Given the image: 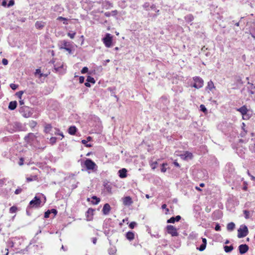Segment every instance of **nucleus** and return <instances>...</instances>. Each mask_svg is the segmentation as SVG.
<instances>
[{
	"label": "nucleus",
	"mask_w": 255,
	"mask_h": 255,
	"mask_svg": "<svg viewBox=\"0 0 255 255\" xmlns=\"http://www.w3.org/2000/svg\"><path fill=\"white\" fill-rule=\"evenodd\" d=\"M237 111L240 112L243 116V119L244 120L248 119L249 117H248L247 114L248 112V110L246 106H243L241 107L240 108L238 109Z\"/></svg>",
	"instance_id": "8"
},
{
	"label": "nucleus",
	"mask_w": 255,
	"mask_h": 255,
	"mask_svg": "<svg viewBox=\"0 0 255 255\" xmlns=\"http://www.w3.org/2000/svg\"><path fill=\"white\" fill-rule=\"evenodd\" d=\"M77 131V128L75 126H71L68 128V133L71 135H75Z\"/></svg>",
	"instance_id": "21"
},
{
	"label": "nucleus",
	"mask_w": 255,
	"mask_h": 255,
	"mask_svg": "<svg viewBox=\"0 0 255 255\" xmlns=\"http://www.w3.org/2000/svg\"><path fill=\"white\" fill-rule=\"evenodd\" d=\"M14 4V1L13 0H10L7 4V6L10 7L13 5Z\"/></svg>",
	"instance_id": "42"
},
{
	"label": "nucleus",
	"mask_w": 255,
	"mask_h": 255,
	"mask_svg": "<svg viewBox=\"0 0 255 255\" xmlns=\"http://www.w3.org/2000/svg\"><path fill=\"white\" fill-rule=\"evenodd\" d=\"M10 87L12 90H15L17 88L18 85L14 84H11Z\"/></svg>",
	"instance_id": "41"
},
{
	"label": "nucleus",
	"mask_w": 255,
	"mask_h": 255,
	"mask_svg": "<svg viewBox=\"0 0 255 255\" xmlns=\"http://www.w3.org/2000/svg\"><path fill=\"white\" fill-rule=\"evenodd\" d=\"M19 103L20 105H23L24 103L23 100H22L21 99V100H19Z\"/></svg>",
	"instance_id": "60"
},
{
	"label": "nucleus",
	"mask_w": 255,
	"mask_h": 255,
	"mask_svg": "<svg viewBox=\"0 0 255 255\" xmlns=\"http://www.w3.org/2000/svg\"><path fill=\"white\" fill-rule=\"evenodd\" d=\"M87 81L89 83H93V84H94L95 83V80L94 78L90 76H88L87 77Z\"/></svg>",
	"instance_id": "29"
},
{
	"label": "nucleus",
	"mask_w": 255,
	"mask_h": 255,
	"mask_svg": "<svg viewBox=\"0 0 255 255\" xmlns=\"http://www.w3.org/2000/svg\"><path fill=\"white\" fill-rule=\"evenodd\" d=\"M76 33V32H73L72 33L68 32L67 33V35L71 38V39H74Z\"/></svg>",
	"instance_id": "33"
},
{
	"label": "nucleus",
	"mask_w": 255,
	"mask_h": 255,
	"mask_svg": "<svg viewBox=\"0 0 255 255\" xmlns=\"http://www.w3.org/2000/svg\"><path fill=\"white\" fill-rule=\"evenodd\" d=\"M41 201L39 197L35 196L33 200H32L29 204L28 207L30 208H38L40 206Z\"/></svg>",
	"instance_id": "6"
},
{
	"label": "nucleus",
	"mask_w": 255,
	"mask_h": 255,
	"mask_svg": "<svg viewBox=\"0 0 255 255\" xmlns=\"http://www.w3.org/2000/svg\"><path fill=\"white\" fill-rule=\"evenodd\" d=\"M51 128H52L51 125L50 124H47L45 127L44 131L46 133H48L50 131V130L51 129Z\"/></svg>",
	"instance_id": "28"
},
{
	"label": "nucleus",
	"mask_w": 255,
	"mask_h": 255,
	"mask_svg": "<svg viewBox=\"0 0 255 255\" xmlns=\"http://www.w3.org/2000/svg\"><path fill=\"white\" fill-rule=\"evenodd\" d=\"M84 79H85L84 77L80 76L79 77V82L80 83H83L84 82Z\"/></svg>",
	"instance_id": "52"
},
{
	"label": "nucleus",
	"mask_w": 255,
	"mask_h": 255,
	"mask_svg": "<svg viewBox=\"0 0 255 255\" xmlns=\"http://www.w3.org/2000/svg\"><path fill=\"white\" fill-rule=\"evenodd\" d=\"M5 254L4 255H8V250L7 248H5Z\"/></svg>",
	"instance_id": "64"
},
{
	"label": "nucleus",
	"mask_w": 255,
	"mask_h": 255,
	"mask_svg": "<svg viewBox=\"0 0 255 255\" xmlns=\"http://www.w3.org/2000/svg\"><path fill=\"white\" fill-rule=\"evenodd\" d=\"M36 137L37 136L34 133L30 132L25 136L24 139L27 142H31L34 141Z\"/></svg>",
	"instance_id": "9"
},
{
	"label": "nucleus",
	"mask_w": 255,
	"mask_h": 255,
	"mask_svg": "<svg viewBox=\"0 0 255 255\" xmlns=\"http://www.w3.org/2000/svg\"><path fill=\"white\" fill-rule=\"evenodd\" d=\"M149 5V3H148V2H145V3L143 4V7L144 8H146L147 7H148Z\"/></svg>",
	"instance_id": "57"
},
{
	"label": "nucleus",
	"mask_w": 255,
	"mask_h": 255,
	"mask_svg": "<svg viewBox=\"0 0 255 255\" xmlns=\"http://www.w3.org/2000/svg\"><path fill=\"white\" fill-rule=\"evenodd\" d=\"M57 20H68L67 18L65 17H63L62 16H59L57 18Z\"/></svg>",
	"instance_id": "53"
},
{
	"label": "nucleus",
	"mask_w": 255,
	"mask_h": 255,
	"mask_svg": "<svg viewBox=\"0 0 255 255\" xmlns=\"http://www.w3.org/2000/svg\"><path fill=\"white\" fill-rule=\"evenodd\" d=\"M119 173L121 178H126L127 176V170L126 168H122L119 171Z\"/></svg>",
	"instance_id": "17"
},
{
	"label": "nucleus",
	"mask_w": 255,
	"mask_h": 255,
	"mask_svg": "<svg viewBox=\"0 0 255 255\" xmlns=\"http://www.w3.org/2000/svg\"><path fill=\"white\" fill-rule=\"evenodd\" d=\"M82 167H85L87 170L95 171L97 170V165L91 159L87 158L83 163L81 164Z\"/></svg>",
	"instance_id": "1"
},
{
	"label": "nucleus",
	"mask_w": 255,
	"mask_h": 255,
	"mask_svg": "<svg viewBox=\"0 0 255 255\" xmlns=\"http://www.w3.org/2000/svg\"><path fill=\"white\" fill-rule=\"evenodd\" d=\"M41 72V70L40 69H37L35 71V74H39L40 75Z\"/></svg>",
	"instance_id": "56"
},
{
	"label": "nucleus",
	"mask_w": 255,
	"mask_h": 255,
	"mask_svg": "<svg viewBox=\"0 0 255 255\" xmlns=\"http://www.w3.org/2000/svg\"><path fill=\"white\" fill-rule=\"evenodd\" d=\"M244 214L245 215V218L246 219H248L250 218V212L248 210H244Z\"/></svg>",
	"instance_id": "31"
},
{
	"label": "nucleus",
	"mask_w": 255,
	"mask_h": 255,
	"mask_svg": "<svg viewBox=\"0 0 255 255\" xmlns=\"http://www.w3.org/2000/svg\"><path fill=\"white\" fill-rule=\"evenodd\" d=\"M47 74H44L43 73H40V76H39V78H41L42 77H47Z\"/></svg>",
	"instance_id": "59"
},
{
	"label": "nucleus",
	"mask_w": 255,
	"mask_h": 255,
	"mask_svg": "<svg viewBox=\"0 0 255 255\" xmlns=\"http://www.w3.org/2000/svg\"><path fill=\"white\" fill-rule=\"evenodd\" d=\"M123 204L125 206L131 205L133 202L130 196H126L122 199Z\"/></svg>",
	"instance_id": "12"
},
{
	"label": "nucleus",
	"mask_w": 255,
	"mask_h": 255,
	"mask_svg": "<svg viewBox=\"0 0 255 255\" xmlns=\"http://www.w3.org/2000/svg\"><path fill=\"white\" fill-rule=\"evenodd\" d=\"M126 237L128 241H132L134 239V234L132 232L129 231L127 233Z\"/></svg>",
	"instance_id": "18"
},
{
	"label": "nucleus",
	"mask_w": 255,
	"mask_h": 255,
	"mask_svg": "<svg viewBox=\"0 0 255 255\" xmlns=\"http://www.w3.org/2000/svg\"><path fill=\"white\" fill-rule=\"evenodd\" d=\"M111 208L108 203H106L104 205L102 209L103 213L105 215H108L111 211Z\"/></svg>",
	"instance_id": "13"
},
{
	"label": "nucleus",
	"mask_w": 255,
	"mask_h": 255,
	"mask_svg": "<svg viewBox=\"0 0 255 255\" xmlns=\"http://www.w3.org/2000/svg\"><path fill=\"white\" fill-rule=\"evenodd\" d=\"M206 89H209L210 91H212L213 89H215V86L212 80H210L208 82Z\"/></svg>",
	"instance_id": "22"
},
{
	"label": "nucleus",
	"mask_w": 255,
	"mask_h": 255,
	"mask_svg": "<svg viewBox=\"0 0 255 255\" xmlns=\"http://www.w3.org/2000/svg\"><path fill=\"white\" fill-rule=\"evenodd\" d=\"M17 106V102L15 101H11L8 105V109L10 110H14Z\"/></svg>",
	"instance_id": "20"
},
{
	"label": "nucleus",
	"mask_w": 255,
	"mask_h": 255,
	"mask_svg": "<svg viewBox=\"0 0 255 255\" xmlns=\"http://www.w3.org/2000/svg\"><path fill=\"white\" fill-rule=\"evenodd\" d=\"M181 216H176L175 217H172L167 221V223H174L175 222H178L181 220Z\"/></svg>",
	"instance_id": "15"
},
{
	"label": "nucleus",
	"mask_w": 255,
	"mask_h": 255,
	"mask_svg": "<svg viewBox=\"0 0 255 255\" xmlns=\"http://www.w3.org/2000/svg\"><path fill=\"white\" fill-rule=\"evenodd\" d=\"M167 165V163H163L162 165V168L161 169V171L162 172H165L166 171V168L165 167Z\"/></svg>",
	"instance_id": "36"
},
{
	"label": "nucleus",
	"mask_w": 255,
	"mask_h": 255,
	"mask_svg": "<svg viewBox=\"0 0 255 255\" xmlns=\"http://www.w3.org/2000/svg\"><path fill=\"white\" fill-rule=\"evenodd\" d=\"M22 192V189L21 188L17 189L15 190L14 193L15 194H19Z\"/></svg>",
	"instance_id": "49"
},
{
	"label": "nucleus",
	"mask_w": 255,
	"mask_h": 255,
	"mask_svg": "<svg viewBox=\"0 0 255 255\" xmlns=\"http://www.w3.org/2000/svg\"><path fill=\"white\" fill-rule=\"evenodd\" d=\"M234 249L233 246H226L224 247V250L226 253L231 252Z\"/></svg>",
	"instance_id": "26"
},
{
	"label": "nucleus",
	"mask_w": 255,
	"mask_h": 255,
	"mask_svg": "<svg viewBox=\"0 0 255 255\" xmlns=\"http://www.w3.org/2000/svg\"><path fill=\"white\" fill-rule=\"evenodd\" d=\"M56 137H51L50 138V143L51 144V145H53L56 141Z\"/></svg>",
	"instance_id": "35"
},
{
	"label": "nucleus",
	"mask_w": 255,
	"mask_h": 255,
	"mask_svg": "<svg viewBox=\"0 0 255 255\" xmlns=\"http://www.w3.org/2000/svg\"><path fill=\"white\" fill-rule=\"evenodd\" d=\"M23 162H24V159L22 157H21L20 159H19V161L18 162V164L20 165V166H21L23 164Z\"/></svg>",
	"instance_id": "47"
},
{
	"label": "nucleus",
	"mask_w": 255,
	"mask_h": 255,
	"mask_svg": "<svg viewBox=\"0 0 255 255\" xmlns=\"http://www.w3.org/2000/svg\"><path fill=\"white\" fill-rule=\"evenodd\" d=\"M45 22L42 21H37L35 23V26L37 29H42L45 26Z\"/></svg>",
	"instance_id": "16"
},
{
	"label": "nucleus",
	"mask_w": 255,
	"mask_h": 255,
	"mask_svg": "<svg viewBox=\"0 0 255 255\" xmlns=\"http://www.w3.org/2000/svg\"><path fill=\"white\" fill-rule=\"evenodd\" d=\"M92 199L93 200L91 201V203L93 205H97L100 202V199L98 198L97 196H93L92 197Z\"/></svg>",
	"instance_id": "23"
},
{
	"label": "nucleus",
	"mask_w": 255,
	"mask_h": 255,
	"mask_svg": "<svg viewBox=\"0 0 255 255\" xmlns=\"http://www.w3.org/2000/svg\"><path fill=\"white\" fill-rule=\"evenodd\" d=\"M38 180V177L37 175L33 176L32 177H29L26 178V181L28 182L32 181H36Z\"/></svg>",
	"instance_id": "25"
},
{
	"label": "nucleus",
	"mask_w": 255,
	"mask_h": 255,
	"mask_svg": "<svg viewBox=\"0 0 255 255\" xmlns=\"http://www.w3.org/2000/svg\"><path fill=\"white\" fill-rule=\"evenodd\" d=\"M2 63L4 65H6L8 64V61L6 59L3 58L2 60Z\"/></svg>",
	"instance_id": "48"
},
{
	"label": "nucleus",
	"mask_w": 255,
	"mask_h": 255,
	"mask_svg": "<svg viewBox=\"0 0 255 255\" xmlns=\"http://www.w3.org/2000/svg\"><path fill=\"white\" fill-rule=\"evenodd\" d=\"M193 80L194 82L192 87L196 89H200L204 86V80L198 76H195L193 78Z\"/></svg>",
	"instance_id": "2"
},
{
	"label": "nucleus",
	"mask_w": 255,
	"mask_h": 255,
	"mask_svg": "<svg viewBox=\"0 0 255 255\" xmlns=\"http://www.w3.org/2000/svg\"><path fill=\"white\" fill-rule=\"evenodd\" d=\"M161 208L163 209L166 210V213H167V212H169V209L168 208H167V205L165 204H163L161 206Z\"/></svg>",
	"instance_id": "44"
},
{
	"label": "nucleus",
	"mask_w": 255,
	"mask_h": 255,
	"mask_svg": "<svg viewBox=\"0 0 255 255\" xmlns=\"http://www.w3.org/2000/svg\"><path fill=\"white\" fill-rule=\"evenodd\" d=\"M202 240L203 243L200 246V247L199 248H198V249L200 251H203L206 249V245H207V240H206V239L205 238H202Z\"/></svg>",
	"instance_id": "19"
},
{
	"label": "nucleus",
	"mask_w": 255,
	"mask_h": 255,
	"mask_svg": "<svg viewBox=\"0 0 255 255\" xmlns=\"http://www.w3.org/2000/svg\"><path fill=\"white\" fill-rule=\"evenodd\" d=\"M118 13V12L117 10H114L111 12V15L113 16H116V15H117Z\"/></svg>",
	"instance_id": "51"
},
{
	"label": "nucleus",
	"mask_w": 255,
	"mask_h": 255,
	"mask_svg": "<svg viewBox=\"0 0 255 255\" xmlns=\"http://www.w3.org/2000/svg\"><path fill=\"white\" fill-rule=\"evenodd\" d=\"M215 230L217 231H220L221 230V227L219 224H217L215 228Z\"/></svg>",
	"instance_id": "46"
},
{
	"label": "nucleus",
	"mask_w": 255,
	"mask_h": 255,
	"mask_svg": "<svg viewBox=\"0 0 255 255\" xmlns=\"http://www.w3.org/2000/svg\"><path fill=\"white\" fill-rule=\"evenodd\" d=\"M180 156L182 159L185 160L188 159H192L193 157L192 153L188 151H185L184 154H181Z\"/></svg>",
	"instance_id": "10"
},
{
	"label": "nucleus",
	"mask_w": 255,
	"mask_h": 255,
	"mask_svg": "<svg viewBox=\"0 0 255 255\" xmlns=\"http://www.w3.org/2000/svg\"><path fill=\"white\" fill-rule=\"evenodd\" d=\"M157 162L156 161L153 162L150 164V166L152 169H155Z\"/></svg>",
	"instance_id": "37"
},
{
	"label": "nucleus",
	"mask_w": 255,
	"mask_h": 255,
	"mask_svg": "<svg viewBox=\"0 0 255 255\" xmlns=\"http://www.w3.org/2000/svg\"><path fill=\"white\" fill-rule=\"evenodd\" d=\"M249 231L248 227L246 225H243L238 230V237L242 238L248 235Z\"/></svg>",
	"instance_id": "3"
},
{
	"label": "nucleus",
	"mask_w": 255,
	"mask_h": 255,
	"mask_svg": "<svg viewBox=\"0 0 255 255\" xmlns=\"http://www.w3.org/2000/svg\"><path fill=\"white\" fill-rule=\"evenodd\" d=\"M85 86L87 87H90L91 86L90 85V84L89 83V82H86L85 83Z\"/></svg>",
	"instance_id": "61"
},
{
	"label": "nucleus",
	"mask_w": 255,
	"mask_h": 255,
	"mask_svg": "<svg viewBox=\"0 0 255 255\" xmlns=\"http://www.w3.org/2000/svg\"><path fill=\"white\" fill-rule=\"evenodd\" d=\"M249 249V246L246 244H242L239 247V250L241 254H245L248 251Z\"/></svg>",
	"instance_id": "11"
},
{
	"label": "nucleus",
	"mask_w": 255,
	"mask_h": 255,
	"mask_svg": "<svg viewBox=\"0 0 255 255\" xmlns=\"http://www.w3.org/2000/svg\"><path fill=\"white\" fill-rule=\"evenodd\" d=\"M166 229L167 233L172 237H177L179 235L176 228L172 225H167Z\"/></svg>",
	"instance_id": "4"
},
{
	"label": "nucleus",
	"mask_w": 255,
	"mask_h": 255,
	"mask_svg": "<svg viewBox=\"0 0 255 255\" xmlns=\"http://www.w3.org/2000/svg\"><path fill=\"white\" fill-rule=\"evenodd\" d=\"M87 142L88 141L86 140H85V139H83L81 141L82 143L84 144V145H86V144H87Z\"/></svg>",
	"instance_id": "58"
},
{
	"label": "nucleus",
	"mask_w": 255,
	"mask_h": 255,
	"mask_svg": "<svg viewBox=\"0 0 255 255\" xmlns=\"http://www.w3.org/2000/svg\"><path fill=\"white\" fill-rule=\"evenodd\" d=\"M95 210L92 208H89L87 211V220L91 221L93 219V216Z\"/></svg>",
	"instance_id": "14"
},
{
	"label": "nucleus",
	"mask_w": 255,
	"mask_h": 255,
	"mask_svg": "<svg viewBox=\"0 0 255 255\" xmlns=\"http://www.w3.org/2000/svg\"><path fill=\"white\" fill-rule=\"evenodd\" d=\"M235 224L233 222H230L228 224L227 229L229 231H232L234 230Z\"/></svg>",
	"instance_id": "24"
},
{
	"label": "nucleus",
	"mask_w": 255,
	"mask_h": 255,
	"mask_svg": "<svg viewBox=\"0 0 255 255\" xmlns=\"http://www.w3.org/2000/svg\"><path fill=\"white\" fill-rule=\"evenodd\" d=\"M23 94V92L22 91H20L17 92L15 95L18 98V99L19 100H21Z\"/></svg>",
	"instance_id": "32"
},
{
	"label": "nucleus",
	"mask_w": 255,
	"mask_h": 255,
	"mask_svg": "<svg viewBox=\"0 0 255 255\" xmlns=\"http://www.w3.org/2000/svg\"><path fill=\"white\" fill-rule=\"evenodd\" d=\"M136 225V223L135 222H131L129 225V227L132 229L134 228L135 226Z\"/></svg>",
	"instance_id": "38"
},
{
	"label": "nucleus",
	"mask_w": 255,
	"mask_h": 255,
	"mask_svg": "<svg viewBox=\"0 0 255 255\" xmlns=\"http://www.w3.org/2000/svg\"><path fill=\"white\" fill-rule=\"evenodd\" d=\"M92 139V137H91V136H88V137H87V140H87V141H90Z\"/></svg>",
	"instance_id": "62"
},
{
	"label": "nucleus",
	"mask_w": 255,
	"mask_h": 255,
	"mask_svg": "<svg viewBox=\"0 0 255 255\" xmlns=\"http://www.w3.org/2000/svg\"><path fill=\"white\" fill-rule=\"evenodd\" d=\"M104 15L106 17H110V16H111L112 15H111V12H105Z\"/></svg>",
	"instance_id": "54"
},
{
	"label": "nucleus",
	"mask_w": 255,
	"mask_h": 255,
	"mask_svg": "<svg viewBox=\"0 0 255 255\" xmlns=\"http://www.w3.org/2000/svg\"><path fill=\"white\" fill-rule=\"evenodd\" d=\"M2 5L5 6L6 5V1L5 0H3L2 2Z\"/></svg>",
	"instance_id": "63"
},
{
	"label": "nucleus",
	"mask_w": 255,
	"mask_h": 255,
	"mask_svg": "<svg viewBox=\"0 0 255 255\" xmlns=\"http://www.w3.org/2000/svg\"><path fill=\"white\" fill-rule=\"evenodd\" d=\"M113 37L110 33H107L104 38H103V42L107 47H110L112 45Z\"/></svg>",
	"instance_id": "5"
},
{
	"label": "nucleus",
	"mask_w": 255,
	"mask_h": 255,
	"mask_svg": "<svg viewBox=\"0 0 255 255\" xmlns=\"http://www.w3.org/2000/svg\"><path fill=\"white\" fill-rule=\"evenodd\" d=\"M106 6H108L107 8H110L113 7V4L111 3L110 1H106Z\"/></svg>",
	"instance_id": "43"
},
{
	"label": "nucleus",
	"mask_w": 255,
	"mask_h": 255,
	"mask_svg": "<svg viewBox=\"0 0 255 255\" xmlns=\"http://www.w3.org/2000/svg\"><path fill=\"white\" fill-rule=\"evenodd\" d=\"M36 125H37V123L35 121H32L31 122H30L29 123V127L31 128H35L36 126Z\"/></svg>",
	"instance_id": "30"
},
{
	"label": "nucleus",
	"mask_w": 255,
	"mask_h": 255,
	"mask_svg": "<svg viewBox=\"0 0 255 255\" xmlns=\"http://www.w3.org/2000/svg\"><path fill=\"white\" fill-rule=\"evenodd\" d=\"M187 17L188 18V20L191 21L193 20L194 17L192 15L189 14L187 16Z\"/></svg>",
	"instance_id": "45"
},
{
	"label": "nucleus",
	"mask_w": 255,
	"mask_h": 255,
	"mask_svg": "<svg viewBox=\"0 0 255 255\" xmlns=\"http://www.w3.org/2000/svg\"><path fill=\"white\" fill-rule=\"evenodd\" d=\"M248 175L251 177V179L253 181H255V177L251 175L249 171L248 172Z\"/></svg>",
	"instance_id": "55"
},
{
	"label": "nucleus",
	"mask_w": 255,
	"mask_h": 255,
	"mask_svg": "<svg viewBox=\"0 0 255 255\" xmlns=\"http://www.w3.org/2000/svg\"><path fill=\"white\" fill-rule=\"evenodd\" d=\"M50 210H48L44 213V218H48L49 217V215L50 214Z\"/></svg>",
	"instance_id": "40"
},
{
	"label": "nucleus",
	"mask_w": 255,
	"mask_h": 255,
	"mask_svg": "<svg viewBox=\"0 0 255 255\" xmlns=\"http://www.w3.org/2000/svg\"><path fill=\"white\" fill-rule=\"evenodd\" d=\"M50 213H53L55 215H56L57 214V211L55 209H52L50 210Z\"/></svg>",
	"instance_id": "50"
},
{
	"label": "nucleus",
	"mask_w": 255,
	"mask_h": 255,
	"mask_svg": "<svg viewBox=\"0 0 255 255\" xmlns=\"http://www.w3.org/2000/svg\"><path fill=\"white\" fill-rule=\"evenodd\" d=\"M88 71V68L87 67H84L82 68L81 70V73L82 74H85Z\"/></svg>",
	"instance_id": "39"
},
{
	"label": "nucleus",
	"mask_w": 255,
	"mask_h": 255,
	"mask_svg": "<svg viewBox=\"0 0 255 255\" xmlns=\"http://www.w3.org/2000/svg\"><path fill=\"white\" fill-rule=\"evenodd\" d=\"M17 210H18V209L16 206H13L10 208L9 213H12V214L15 213L17 212Z\"/></svg>",
	"instance_id": "27"
},
{
	"label": "nucleus",
	"mask_w": 255,
	"mask_h": 255,
	"mask_svg": "<svg viewBox=\"0 0 255 255\" xmlns=\"http://www.w3.org/2000/svg\"><path fill=\"white\" fill-rule=\"evenodd\" d=\"M60 49H65L66 51H67L69 53H71L72 50L70 46V44L69 42L67 41L66 40H62L60 42Z\"/></svg>",
	"instance_id": "7"
},
{
	"label": "nucleus",
	"mask_w": 255,
	"mask_h": 255,
	"mask_svg": "<svg viewBox=\"0 0 255 255\" xmlns=\"http://www.w3.org/2000/svg\"><path fill=\"white\" fill-rule=\"evenodd\" d=\"M200 108L201 111H202L203 112H204V113H207V110L204 105H203V104L201 105L200 106Z\"/></svg>",
	"instance_id": "34"
}]
</instances>
